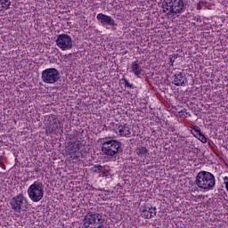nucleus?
Here are the masks:
<instances>
[{"instance_id": "7ed1b4c3", "label": "nucleus", "mask_w": 228, "mask_h": 228, "mask_svg": "<svg viewBox=\"0 0 228 228\" xmlns=\"http://www.w3.org/2000/svg\"><path fill=\"white\" fill-rule=\"evenodd\" d=\"M83 224L86 228H103L104 219L102 218V214L89 211L84 216Z\"/></svg>"}, {"instance_id": "1a4fd4ad", "label": "nucleus", "mask_w": 228, "mask_h": 228, "mask_svg": "<svg viewBox=\"0 0 228 228\" xmlns=\"http://www.w3.org/2000/svg\"><path fill=\"white\" fill-rule=\"evenodd\" d=\"M155 215H156V207H151L149 205H143L141 207V216L142 218H145V220L154 218Z\"/></svg>"}, {"instance_id": "20e7f679", "label": "nucleus", "mask_w": 228, "mask_h": 228, "mask_svg": "<svg viewBox=\"0 0 228 228\" xmlns=\"http://www.w3.org/2000/svg\"><path fill=\"white\" fill-rule=\"evenodd\" d=\"M41 79L43 83L54 85V83H58L61 79V74L56 68H48L42 71Z\"/></svg>"}, {"instance_id": "2eb2a0df", "label": "nucleus", "mask_w": 228, "mask_h": 228, "mask_svg": "<svg viewBox=\"0 0 228 228\" xmlns=\"http://www.w3.org/2000/svg\"><path fill=\"white\" fill-rule=\"evenodd\" d=\"M118 133L120 136H131V127L125 124L124 126H118Z\"/></svg>"}, {"instance_id": "423d86ee", "label": "nucleus", "mask_w": 228, "mask_h": 228, "mask_svg": "<svg viewBox=\"0 0 228 228\" xmlns=\"http://www.w3.org/2000/svg\"><path fill=\"white\" fill-rule=\"evenodd\" d=\"M28 194L33 202H40L44 198V183L35 182L28 187Z\"/></svg>"}, {"instance_id": "4468645a", "label": "nucleus", "mask_w": 228, "mask_h": 228, "mask_svg": "<svg viewBox=\"0 0 228 228\" xmlns=\"http://www.w3.org/2000/svg\"><path fill=\"white\" fill-rule=\"evenodd\" d=\"M131 72H133L137 77L142 76V66H140L138 61H133L131 63Z\"/></svg>"}, {"instance_id": "cd10ccee", "label": "nucleus", "mask_w": 228, "mask_h": 228, "mask_svg": "<svg viewBox=\"0 0 228 228\" xmlns=\"http://www.w3.org/2000/svg\"><path fill=\"white\" fill-rule=\"evenodd\" d=\"M127 53H129L127 50L123 52V54H127Z\"/></svg>"}, {"instance_id": "4be33fe9", "label": "nucleus", "mask_w": 228, "mask_h": 228, "mask_svg": "<svg viewBox=\"0 0 228 228\" xmlns=\"http://www.w3.org/2000/svg\"><path fill=\"white\" fill-rule=\"evenodd\" d=\"M162 8H163V12H164V13H170V6H166L165 5V0L163 1V3H162Z\"/></svg>"}, {"instance_id": "c85d7f7f", "label": "nucleus", "mask_w": 228, "mask_h": 228, "mask_svg": "<svg viewBox=\"0 0 228 228\" xmlns=\"http://www.w3.org/2000/svg\"><path fill=\"white\" fill-rule=\"evenodd\" d=\"M130 142H134V140H133V139H130Z\"/></svg>"}, {"instance_id": "bb28decb", "label": "nucleus", "mask_w": 228, "mask_h": 228, "mask_svg": "<svg viewBox=\"0 0 228 228\" xmlns=\"http://www.w3.org/2000/svg\"><path fill=\"white\" fill-rule=\"evenodd\" d=\"M225 188H226V190H227V191H228V180H227V182H226Z\"/></svg>"}, {"instance_id": "5701e85b", "label": "nucleus", "mask_w": 228, "mask_h": 228, "mask_svg": "<svg viewBox=\"0 0 228 228\" xmlns=\"http://www.w3.org/2000/svg\"><path fill=\"white\" fill-rule=\"evenodd\" d=\"M179 114H180V117L183 118H186V117H188L187 115H189V117H190V114L188 112H186V110L180 111Z\"/></svg>"}, {"instance_id": "9b49d317", "label": "nucleus", "mask_w": 228, "mask_h": 228, "mask_svg": "<svg viewBox=\"0 0 228 228\" xmlns=\"http://www.w3.org/2000/svg\"><path fill=\"white\" fill-rule=\"evenodd\" d=\"M96 19L101 22L102 26H117V23H115V20L111 18V16L99 13L97 14Z\"/></svg>"}, {"instance_id": "6ab92c4d", "label": "nucleus", "mask_w": 228, "mask_h": 228, "mask_svg": "<svg viewBox=\"0 0 228 228\" xmlns=\"http://www.w3.org/2000/svg\"><path fill=\"white\" fill-rule=\"evenodd\" d=\"M104 167L101 166V165H94L93 167H92V171L94 173V174H101V172H102Z\"/></svg>"}, {"instance_id": "f03ea898", "label": "nucleus", "mask_w": 228, "mask_h": 228, "mask_svg": "<svg viewBox=\"0 0 228 228\" xmlns=\"http://www.w3.org/2000/svg\"><path fill=\"white\" fill-rule=\"evenodd\" d=\"M108 140V137L103 138L102 147V152H103L105 156H110V158H113L116 154H122V152H124V150L122 149V142L117 140Z\"/></svg>"}, {"instance_id": "dca6fc26", "label": "nucleus", "mask_w": 228, "mask_h": 228, "mask_svg": "<svg viewBox=\"0 0 228 228\" xmlns=\"http://www.w3.org/2000/svg\"><path fill=\"white\" fill-rule=\"evenodd\" d=\"M135 152L139 158H147L149 155V150L145 146L137 147Z\"/></svg>"}, {"instance_id": "aec40b11", "label": "nucleus", "mask_w": 228, "mask_h": 228, "mask_svg": "<svg viewBox=\"0 0 228 228\" xmlns=\"http://www.w3.org/2000/svg\"><path fill=\"white\" fill-rule=\"evenodd\" d=\"M122 81H124L125 86L126 88H131L132 90L134 88V86H133V84L129 83V81L126 78L123 77Z\"/></svg>"}, {"instance_id": "9d476101", "label": "nucleus", "mask_w": 228, "mask_h": 228, "mask_svg": "<svg viewBox=\"0 0 228 228\" xmlns=\"http://www.w3.org/2000/svg\"><path fill=\"white\" fill-rule=\"evenodd\" d=\"M48 125L46 126V134H51V133H54L60 127V121L54 115H51L48 118Z\"/></svg>"}, {"instance_id": "0eeeda50", "label": "nucleus", "mask_w": 228, "mask_h": 228, "mask_svg": "<svg viewBox=\"0 0 228 228\" xmlns=\"http://www.w3.org/2000/svg\"><path fill=\"white\" fill-rule=\"evenodd\" d=\"M10 205L13 211L20 213V211L28 209V200L24 197V194L20 193L11 199Z\"/></svg>"}, {"instance_id": "f8f14e48", "label": "nucleus", "mask_w": 228, "mask_h": 228, "mask_svg": "<svg viewBox=\"0 0 228 228\" xmlns=\"http://www.w3.org/2000/svg\"><path fill=\"white\" fill-rule=\"evenodd\" d=\"M172 78L173 85H175V86H183V85H184L186 82V75L183 72L175 74Z\"/></svg>"}, {"instance_id": "a211bd4d", "label": "nucleus", "mask_w": 228, "mask_h": 228, "mask_svg": "<svg viewBox=\"0 0 228 228\" xmlns=\"http://www.w3.org/2000/svg\"><path fill=\"white\" fill-rule=\"evenodd\" d=\"M0 4L4 10H9L12 5V2L10 0H0Z\"/></svg>"}, {"instance_id": "a878e982", "label": "nucleus", "mask_w": 228, "mask_h": 228, "mask_svg": "<svg viewBox=\"0 0 228 228\" xmlns=\"http://www.w3.org/2000/svg\"><path fill=\"white\" fill-rule=\"evenodd\" d=\"M34 172H40V168H36V169H34Z\"/></svg>"}, {"instance_id": "f257e3e1", "label": "nucleus", "mask_w": 228, "mask_h": 228, "mask_svg": "<svg viewBox=\"0 0 228 228\" xmlns=\"http://www.w3.org/2000/svg\"><path fill=\"white\" fill-rule=\"evenodd\" d=\"M195 183L198 188L209 191V190H213V188H215V175L208 171H200L196 176Z\"/></svg>"}, {"instance_id": "c756f323", "label": "nucleus", "mask_w": 228, "mask_h": 228, "mask_svg": "<svg viewBox=\"0 0 228 228\" xmlns=\"http://www.w3.org/2000/svg\"><path fill=\"white\" fill-rule=\"evenodd\" d=\"M115 29H117V28H114L113 30L115 31Z\"/></svg>"}, {"instance_id": "6e6552de", "label": "nucleus", "mask_w": 228, "mask_h": 228, "mask_svg": "<svg viewBox=\"0 0 228 228\" xmlns=\"http://www.w3.org/2000/svg\"><path fill=\"white\" fill-rule=\"evenodd\" d=\"M57 47L61 49V51H69L73 47L72 37L68 34H60L57 36V39L55 40Z\"/></svg>"}, {"instance_id": "393cba45", "label": "nucleus", "mask_w": 228, "mask_h": 228, "mask_svg": "<svg viewBox=\"0 0 228 228\" xmlns=\"http://www.w3.org/2000/svg\"><path fill=\"white\" fill-rule=\"evenodd\" d=\"M224 184H226V183H227V181H228L227 176H225V177L224 178Z\"/></svg>"}, {"instance_id": "b1692460", "label": "nucleus", "mask_w": 228, "mask_h": 228, "mask_svg": "<svg viewBox=\"0 0 228 228\" xmlns=\"http://www.w3.org/2000/svg\"><path fill=\"white\" fill-rule=\"evenodd\" d=\"M0 165L1 167H3V168H6V167L4 166V164L3 162L0 161Z\"/></svg>"}, {"instance_id": "f3484780", "label": "nucleus", "mask_w": 228, "mask_h": 228, "mask_svg": "<svg viewBox=\"0 0 228 228\" xmlns=\"http://www.w3.org/2000/svg\"><path fill=\"white\" fill-rule=\"evenodd\" d=\"M66 149H68V151H70V152H77V151H79V149H81V144H79V142H68Z\"/></svg>"}, {"instance_id": "ddd939ff", "label": "nucleus", "mask_w": 228, "mask_h": 228, "mask_svg": "<svg viewBox=\"0 0 228 228\" xmlns=\"http://www.w3.org/2000/svg\"><path fill=\"white\" fill-rule=\"evenodd\" d=\"M191 134H193V136L195 138H197L198 140H200V142H201V143H208V138H206V135H204V134H202V132L200 131V127L195 126L192 130H191Z\"/></svg>"}, {"instance_id": "412c9836", "label": "nucleus", "mask_w": 228, "mask_h": 228, "mask_svg": "<svg viewBox=\"0 0 228 228\" xmlns=\"http://www.w3.org/2000/svg\"><path fill=\"white\" fill-rule=\"evenodd\" d=\"M178 57H179V54L171 55V57L169 58L171 67H174V61H175V60H177Z\"/></svg>"}, {"instance_id": "39448f33", "label": "nucleus", "mask_w": 228, "mask_h": 228, "mask_svg": "<svg viewBox=\"0 0 228 228\" xmlns=\"http://www.w3.org/2000/svg\"><path fill=\"white\" fill-rule=\"evenodd\" d=\"M165 6H169L167 15H181L186 11L184 0H165Z\"/></svg>"}]
</instances>
